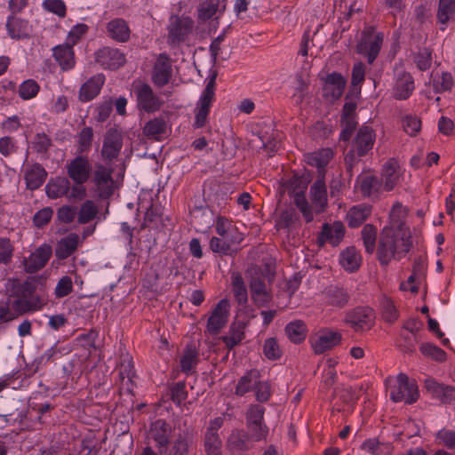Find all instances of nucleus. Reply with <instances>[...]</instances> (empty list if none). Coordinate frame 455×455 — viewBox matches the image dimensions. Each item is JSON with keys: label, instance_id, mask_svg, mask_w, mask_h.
Returning a JSON list of instances; mask_svg holds the SVG:
<instances>
[{"label": "nucleus", "instance_id": "f257e3e1", "mask_svg": "<svg viewBox=\"0 0 455 455\" xmlns=\"http://www.w3.org/2000/svg\"><path fill=\"white\" fill-rule=\"evenodd\" d=\"M37 279L36 277L20 280V278H9L5 283V289L10 297L16 298L12 304L18 314L36 312L41 310L48 302V298L44 291L36 293Z\"/></svg>", "mask_w": 455, "mask_h": 455}, {"label": "nucleus", "instance_id": "f03ea898", "mask_svg": "<svg viewBox=\"0 0 455 455\" xmlns=\"http://www.w3.org/2000/svg\"><path fill=\"white\" fill-rule=\"evenodd\" d=\"M411 246L409 229L384 228L379 241L377 257L381 265H387L393 259H401Z\"/></svg>", "mask_w": 455, "mask_h": 455}, {"label": "nucleus", "instance_id": "7ed1b4c3", "mask_svg": "<svg viewBox=\"0 0 455 455\" xmlns=\"http://www.w3.org/2000/svg\"><path fill=\"white\" fill-rule=\"evenodd\" d=\"M386 383L390 399L395 403L404 402L411 404L419 396L416 381L410 379L404 373H399L395 378H387Z\"/></svg>", "mask_w": 455, "mask_h": 455}, {"label": "nucleus", "instance_id": "20e7f679", "mask_svg": "<svg viewBox=\"0 0 455 455\" xmlns=\"http://www.w3.org/2000/svg\"><path fill=\"white\" fill-rule=\"evenodd\" d=\"M133 92L139 109L147 113H154L161 108L163 101L154 93L152 88L148 84L141 82L134 84Z\"/></svg>", "mask_w": 455, "mask_h": 455}, {"label": "nucleus", "instance_id": "39448f33", "mask_svg": "<svg viewBox=\"0 0 455 455\" xmlns=\"http://www.w3.org/2000/svg\"><path fill=\"white\" fill-rule=\"evenodd\" d=\"M113 169L101 164H96L92 173V183L97 195L100 198H108L114 193L115 181L112 177Z\"/></svg>", "mask_w": 455, "mask_h": 455}, {"label": "nucleus", "instance_id": "423d86ee", "mask_svg": "<svg viewBox=\"0 0 455 455\" xmlns=\"http://www.w3.org/2000/svg\"><path fill=\"white\" fill-rule=\"evenodd\" d=\"M383 34L368 28L363 31V36L357 44V52L367 57L368 62L372 63L377 58L383 43Z\"/></svg>", "mask_w": 455, "mask_h": 455}, {"label": "nucleus", "instance_id": "0eeeda50", "mask_svg": "<svg viewBox=\"0 0 455 455\" xmlns=\"http://www.w3.org/2000/svg\"><path fill=\"white\" fill-rule=\"evenodd\" d=\"M193 20L188 17L172 16L168 25V42L179 44L184 42L192 32Z\"/></svg>", "mask_w": 455, "mask_h": 455}, {"label": "nucleus", "instance_id": "6e6552de", "mask_svg": "<svg viewBox=\"0 0 455 455\" xmlns=\"http://www.w3.org/2000/svg\"><path fill=\"white\" fill-rule=\"evenodd\" d=\"M52 255L51 245L43 243L22 260L24 271L35 274L43 269Z\"/></svg>", "mask_w": 455, "mask_h": 455}, {"label": "nucleus", "instance_id": "1a4fd4ad", "mask_svg": "<svg viewBox=\"0 0 455 455\" xmlns=\"http://www.w3.org/2000/svg\"><path fill=\"white\" fill-rule=\"evenodd\" d=\"M67 174L74 183H86L92 173V164L88 156L78 155L67 165Z\"/></svg>", "mask_w": 455, "mask_h": 455}, {"label": "nucleus", "instance_id": "9d476101", "mask_svg": "<svg viewBox=\"0 0 455 455\" xmlns=\"http://www.w3.org/2000/svg\"><path fill=\"white\" fill-rule=\"evenodd\" d=\"M374 312L368 307H357L348 312L345 316V322L355 331H364L373 325Z\"/></svg>", "mask_w": 455, "mask_h": 455}, {"label": "nucleus", "instance_id": "9b49d317", "mask_svg": "<svg viewBox=\"0 0 455 455\" xmlns=\"http://www.w3.org/2000/svg\"><path fill=\"white\" fill-rule=\"evenodd\" d=\"M229 301L227 299H222L213 308L206 325V331L211 335L220 333L221 329L226 325L229 315Z\"/></svg>", "mask_w": 455, "mask_h": 455}, {"label": "nucleus", "instance_id": "f8f14e48", "mask_svg": "<svg viewBox=\"0 0 455 455\" xmlns=\"http://www.w3.org/2000/svg\"><path fill=\"white\" fill-rule=\"evenodd\" d=\"M172 433V426L164 419H156L150 426L149 436L156 442V445L161 455L166 453L168 451Z\"/></svg>", "mask_w": 455, "mask_h": 455}, {"label": "nucleus", "instance_id": "ddd939ff", "mask_svg": "<svg viewBox=\"0 0 455 455\" xmlns=\"http://www.w3.org/2000/svg\"><path fill=\"white\" fill-rule=\"evenodd\" d=\"M344 235L345 226L341 221L324 223L317 236V243L320 247H323L326 243L336 247L342 242Z\"/></svg>", "mask_w": 455, "mask_h": 455}, {"label": "nucleus", "instance_id": "4468645a", "mask_svg": "<svg viewBox=\"0 0 455 455\" xmlns=\"http://www.w3.org/2000/svg\"><path fill=\"white\" fill-rule=\"evenodd\" d=\"M172 76V65L166 54H160L156 59L152 71V82L157 87L167 84Z\"/></svg>", "mask_w": 455, "mask_h": 455}, {"label": "nucleus", "instance_id": "2eb2a0df", "mask_svg": "<svg viewBox=\"0 0 455 455\" xmlns=\"http://www.w3.org/2000/svg\"><path fill=\"white\" fill-rule=\"evenodd\" d=\"M95 60L104 68L116 69L124 64L125 56L118 49L103 47L96 52Z\"/></svg>", "mask_w": 455, "mask_h": 455}, {"label": "nucleus", "instance_id": "dca6fc26", "mask_svg": "<svg viewBox=\"0 0 455 455\" xmlns=\"http://www.w3.org/2000/svg\"><path fill=\"white\" fill-rule=\"evenodd\" d=\"M402 167L397 160L390 158L383 165L382 184L384 191H391L399 183L403 176Z\"/></svg>", "mask_w": 455, "mask_h": 455}, {"label": "nucleus", "instance_id": "f3484780", "mask_svg": "<svg viewBox=\"0 0 455 455\" xmlns=\"http://www.w3.org/2000/svg\"><path fill=\"white\" fill-rule=\"evenodd\" d=\"M5 27L8 36L16 40L28 38L32 33V26L29 21L17 17L13 13L8 16Z\"/></svg>", "mask_w": 455, "mask_h": 455}, {"label": "nucleus", "instance_id": "a211bd4d", "mask_svg": "<svg viewBox=\"0 0 455 455\" xmlns=\"http://www.w3.org/2000/svg\"><path fill=\"white\" fill-rule=\"evenodd\" d=\"M376 134L373 129L370 126H362L354 140L353 151L358 156H363L371 150L374 145Z\"/></svg>", "mask_w": 455, "mask_h": 455}, {"label": "nucleus", "instance_id": "6ab92c4d", "mask_svg": "<svg viewBox=\"0 0 455 455\" xmlns=\"http://www.w3.org/2000/svg\"><path fill=\"white\" fill-rule=\"evenodd\" d=\"M122 147V134L116 129H110L104 138L101 155L103 158L111 161L118 156Z\"/></svg>", "mask_w": 455, "mask_h": 455}, {"label": "nucleus", "instance_id": "aec40b11", "mask_svg": "<svg viewBox=\"0 0 455 455\" xmlns=\"http://www.w3.org/2000/svg\"><path fill=\"white\" fill-rule=\"evenodd\" d=\"M215 229L217 234L232 246L240 244L243 240V234L225 218L217 219Z\"/></svg>", "mask_w": 455, "mask_h": 455}, {"label": "nucleus", "instance_id": "412c9836", "mask_svg": "<svg viewBox=\"0 0 455 455\" xmlns=\"http://www.w3.org/2000/svg\"><path fill=\"white\" fill-rule=\"evenodd\" d=\"M345 84L346 81L340 74L328 75L323 88V97L330 101L338 100L344 92Z\"/></svg>", "mask_w": 455, "mask_h": 455}, {"label": "nucleus", "instance_id": "4be33fe9", "mask_svg": "<svg viewBox=\"0 0 455 455\" xmlns=\"http://www.w3.org/2000/svg\"><path fill=\"white\" fill-rule=\"evenodd\" d=\"M52 56L63 71L70 70L74 68L76 65L73 46L68 43L53 47Z\"/></svg>", "mask_w": 455, "mask_h": 455}, {"label": "nucleus", "instance_id": "5701e85b", "mask_svg": "<svg viewBox=\"0 0 455 455\" xmlns=\"http://www.w3.org/2000/svg\"><path fill=\"white\" fill-rule=\"evenodd\" d=\"M425 388L443 403H451L455 400V387L440 384L434 379L425 380Z\"/></svg>", "mask_w": 455, "mask_h": 455}, {"label": "nucleus", "instance_id": "b1692460", "mask_svg": "<svg viewBox=\"0 0 455 455\" xmlns=\"http://www.w3.org/2000/svg\"><path fill=\"white\" fill-rule=\"evenodd\" d=\"M108 36L116 42L126 43L131 37V28L126 20L122 18H116L108 22Z\"/></svg>", "mask_w": 455, "mask_h": 455}, {"label": "nucleus", "instance_id": "393cba45", "mask_svg": "<svg viewBox=\"0 0 455 455\" xmlns=\"http://www.w3.org/2000/svg\"><path fill=\"white\" fill-rule=\"evenodd\" d=\"M341 339L338 331H327L312 339L311 345L315 354H323L337 346Z\"/></svg>", "mask_w": 455, "mask_h": 455}, {"label": "nucleus", "instance_id": "a878e982", "mask_svg": "<svg viewBox=\"0 0 455 455\" xmlns=\"http://www.w3.org/2000/svg\"><path fill=\"white\" fill-rule=\"evenodd\" d=\"M105 83V76L102 74L93 76L82 84L79 90L78 98L83 102L93 100L100 92Z\"/></svg>", "mask_w": 455, "mask_h": 455}, {"label": "nucleus", "instance_id": "bb28decb", "mask_svg": "<svg viewBox=\"0 0 455 455\" xmlns=\"http://www.w3.org/2000/svg\"><path fill=\"white\" fill-rule=\"evenodd\" d=\"M46 177V171L39 164H28L25 167L24 178L27 188L30 190H35L41 187Z\"/></svg>", "mask_w": 455, "mask_h": 455}, {"label": "nucleus", "instance_id": "cd10ccee", "mask_svg": "<svg viewBox=\"0 0 455 455\" xmlns=\"http://www.w3.org/2000/svg\"><path fill=\"white\" fill-rule=\"evenodd\" d=\"M414 80L409 73H397L394 87V97L396 100L408 99L414 91Z\"/></svg>", "mask_w": 455, "mask_h": 455}, {"label": "nucleus", "instance_id": "c85d7f7f", "mask_svg": "<svg viewBox=\"0 0 455 455\" xmlns=\"http://www.w3.org/2000/svg\"><path fill=\"white\" fill-rule=\"evenodd\" d=\"M371 207L366 204H360L349 209L346 220L350 228L361 226L371 215Z\"/></svg>", "mask_w": 455, "mask_h": 455}, {"label": "nucleus", "instance_id": "c756f323", "mask_svg": "<svg viewBox=\"0 0 455 455\" xmlns=\"http://www.w3.org/2000/svg\"><path fill=\"white\" fill-rule=\"evenodd\" d=\"M48 197L52 199L67 196L70 190V181L65 177L52 179L45 187Z\"/></svg>", "mask_w": 455, "mask_h": 455}, {"label": "nucleus", "instance_id": "7c9ffc66", "mask_svg": "<svg viewBox=\"0 0 455 455\" xmlns=\"http://www.w3.org/2000/svg\"><path fill=\"white\" fill-rule=\"evenodd\" d=\"M79 243V236L75 233H70L67 236L61 238L57 244L55 255L59 259H65L73 254Z\"/></svg>", "mask_w": 455, "mask_h": 455}, {"label": "nucleus", "instance_id": "2f4dec72", "mask_svg": "<svg viewBox=\"0 0 455 455\" xmlns=\"http://www.w3.org/2000/svg\"><path fill=\"white\" fill-rule=\"evenodd\" d=\"M362 263V257L358 251L354 247H347L339 254V264L347 272L358 270Z\"/></svg>", "mask_w": 455, "mask_h": 455}, {"label": "nucleus", "instance_id": "473e14b6", "mask_svg": "<svg viewBox=\"0 0 455 455\" xmlns=\"http://www.w3.org/2000/svg\"><path fill=\"white\" fill-rule=\"evenodd\" d=\"M455 15V0H439L437 9V21L440 24V30L444 31L447 25Z\"/></svg>", "mask_w": 455, "mask_h": 455}, {"label": "nucleus", "instance_id": "72a5a7b5", "mask_svg": "<svg viewBox=\"0 0 455 455\" xmlns=\"http://www.w3.org/2000/svg\"><path fill=\"white\" fill-rule=\"evenodd\" d=\"M358 181L361 192L364 196H375L384 191L382 181L373 175L361 176L358 178Z\"/></svg>", "mask_w": 455, "mask_h": 455}, {"label": "nucleus", "instance_id": "f704fd0d", "mask_svg": "<svg viewBox=\"0 0 455 455\" xmlns=\"http://www.w3.org/2000/svg\"><path fill=\"white\" fill-rule=\"evenodd\" d=\"M228 447L232 451H243L251 447V439L243 430H234L228 439Z\"/></svg>", "mask_w": 455, "mask_h": 455}, {"label": "nucleus", "instance_id": "c9c22d12", "mask_svg": "<svg viewBox=\"0 0 455 455\" xmlns=\"http://www.w3.org/2000/svg\"><path fill=\"white\" fill-rule=\"evenodd\" d=\"M193 443V435L188 430L180 432L172 443V455H186Z\"/></svg>", "mask_w": 455, "mask_h": 455}, {"label": "nucleus", "instance_id": "e433bc0d", "mask_svg": "<svg viewBox=\"0 0 455 455\" xmlns=\"http://www.w3.org/2000/svg\"><path fill=\"white\" fill-rule=\"evenodd\" d=\"M334 153L331 148H322L306 155V162L318 169H323L333 158Z\"/></svg>", "mask_w": 455, "mask_h": 455}, {"label": "nucleus", "instance_id": "4c0bfd02", "mask_svg": "<svg viewBox=\"0 0 455 455\" xmlns=\"http://www.w3.org/2000/svg\"><path fill=\"white\" fill-rule=\"evenodd\" d=\"M245 325L243 323H234L230 325L228 333L220 338L228 349L237 346L244 338Z\"/></svg>", "mask_w": 455, "mask_h": 455}, {"label": "nucleus", "instance_id": "58836bf2", "mask_svg": "<svg viewBox=\"0 0 455 455\" xmlns=\"http://www.w3.org/2000/svg\"><path fill=\"white\" fill-rule=\"evenodd\" d=\"M310 195L312 203L318 208V212H322L327 204L326 186L323 180H316L310 188Z\"/></svg>", "mask_w": 455, "mask_h": 455}, {"label": "nucleus", "instance_id": "ea45409f", "mask_svg": "<svg viewBox=\"0 0 455 455\" xmlns=\"http://www.w3.org/2000/svg\"><path fill=\"white\" fill-rule=\"evenodd\" d=\"M231 288L235 299L239 305H245L248 301V291L242 275L238 273L231 275Z\"/></svg>", "mask_w": 455, "mask_h": 455}, {"label": "nucleus", "instance_id": "a19ab883", "mask_svg": "<svg viewBox=\"0 0 455 455\" xmlns=\"http://www.w3.org/2000/svg\"><path fill=\"white\" fill-rule=\"evenodd\" d=\"M325 299L328 305L341 308L348 303L349 295L343 288L330 287L325 291Z\"/></svg>", "mask_w": 455, "mask_h": 455}, {"label": "nucleus", "instance_id": "79ce46f5", "mask_svg": "<svg viewBox=\"0 0 455 455\" xmlns=\"http://www.w3.org/2000/svg\"><path fill=\"white\" fill-rule=\"evenodd\" d=\"M166 122L162 117H156L146 123L143 128V133L154 140H160L166 133Z\"/></svg>", "mask_w": 455, "mask_h": 455}, {"label": "nucleus", "instance_id": "37998d69", "mask_svg": "<svg viewBox=\"0 0 455 455\" xmlns=\"http://www.w3.org/2000/svg\"><path fill=\"white\" fill-rule=\"evenodd\" d=\"M285 333L291 342L299 344L306 339L307 326L301 320L292 321L286 325Z\"/></svg>", "mask_w": 455, "mask_h": 455}, {"label": "nucleus", "instance_id": "c03bdc74", "mask_svg": "<svg viewBox=\"0 0 455 455\" xmlns=\"http://www.w3.org/2000/svg\"><path fill=\"white\" fill-rule=\"evenodd\" d=\"M258 371H250L246 372L239 380L235 387V394L239 396L244 395L249 391L254 389L258 383Z\"/></svg>", "mask_w": 455, "mask_h": 455}, {"label": "nucleus", "instance_id": "a18cd8bd", "mask_svg": "<svg viewBox=\"0 0 455 455\" xmlns=\"http://www.w3.org/2000/svg\"><path fill=\"white\" fill-rule=\"evenodd\" d=\"M134 377L135 372L132 360L127 356L123 359L119 367V378L122 387L130 389L132 387V379Z\"/></svg>", "mask_w": 455, "mask_h": 455}, {"label": "nucleus", "instance_id": "49530a36", "mask_svg": "<svg viewBox=\"0 0 455 455\" xmlns=\"http://www.w3.org/2000/svg\"><path fill=\"white\" fill-rule=\"evenodd\" d=\"M361 449L370 455H390L391 446L388 443H380L377 438L365 440Z\"/></svg>", "mask_w": 455, "mask_h": 455}, {"label": "nucleus", "instance_id": "de8ad7c7", "mask_svg": "<svg viewBox=\"0 0 455 455\" xmlns=\"http://www.w3.org/2000/svg\"><path fill=\"white\" fill-rule=\"evenodd\" d=\"M407 216L406 209L401 204H395L390 212V225L387 228H392L397 229H408L403 222V220Z\"/></svg>", "mask_w": 455, "mask_h": 455}, {"label": "nucleus", "instance_id": "09e8293b", "mask_svg": "<svg viewBox=\"0 0 455 455\" xmlns=\"http://www.w3.org/2000/svg\"><path fill=\"white\" fill-rule=\"evenodd\" d=\"M305 189H306V187L303 186L302 188L299 191L295 192V194H294V204H296V206L299 208V210L303 214V217L305 218V220L307 222H310V221L313 220L314 215H313V212L311 211V207H310V205L308 204V203H307V201L306 199Z\"/></svg>", "mask_w": 455, "mask_h": 455}, {"label": "nucleus", "instance_id": "8fccbe9b", "mask_svg": "<svg viewBox=\"0 0 455 455\" xmlns=\"http://www.w3.org/2000/svg\"><path fill=\"white\" fill-rule=\"evenodd\" d=\"M40 91V85L34 79H28L22 82L19 87L18 94L24 100H28L35 98Z\"/></svg>", "mask_w": 455, "mask_h": 455}, {"label": "nucleus", "instance_id": "3c124183", "mask_svg": "<svg viewBox=\"0 0 455 455\" xmlns=\"http://www.w3.org/2000/svg\"><path fill=\"white\" fill-rule=\"evenodd\" d=\"M222 442L218 434L205 433L204 451L206 455H220Z\"/></svg>", "mask_w": 455, "mask_h": 455}, {"label": "nucleus", "instance_id": "603ef678", "mask_svg": "<svg viewBox=\"0 0 455 455\" xmlns=\"http://www.w3.org/2000/svg\"><path fill=\"white\" fill-rule=\"evenodd\" d=\"M376 238L377 228L371 224L365 225L362 230V239L365 251L370 254L375 250Z\"/></svg>", "mask_w": 455, "mask_h": 455}, {"label": "nucleus", "instance_id": "864d4df0", "mask_svg": "<svg viewBox=\"0 0 455 455\" xmlns=\"http://www.w3.org/2000/svg\"><path fill=\"white\" fill-rule=\"evenodd\" d=\"M215 96V80L212 78L204 89L196 106L204 107V108L209 109L214 100Z\"/></svg>", "mask_w": 455, "mask_h": 455}, {"label": "nucleus", "instance_id": "5fc2aeb1", "mask_svg": "<svg viewBox=\"0 0 455 455\" xmlns=\"http://www.w3.org/2000/svg\"><path fill=\"white\" fill-rule=\"evenodd\" d=\"M98 213V208L92 200L85 201L80 208L78 213V222L86 224L92 220Z\"/></svg>", "mask_w": 455, "mask_h": 455}, {"label": "nucleus", "instance_id": "6e6d98bb", "mask_svg": "<svg viewBox=\"0 0 455 455\" xmlns=\"http://www.w3.org/2000/svg\"><path fill=\"white\" fill-rule=\"evenodd\" d=\"M93 139V130L91 127H84L77 135V152L83 155L89 151Z\"/></svg>", "mask_w": 455, "mask_h": 455}, {"label": "nucleus", "instance_id": "4d7b16f0", "mask_svg": "<svg viewBox=\"0 0 455 455\" xmlns=\"http://www.w3.org/2000/svg\"><path fill=\"white\" fill-rule=\"evenodd\" d=\"M198 353L193 347H188L180 358L181 371L189 373L197 362Z\"/></svg>", "mask_w": 455, "mask_h": 455}, {"label": "nucleus", "instance_id": "13d9d810", "mask_svg": "<svg viewBox=\"0 0 455 455\" xmlns=\"http://www.w3.org/2000/svg\"><path fill=\"white\" fill-rule=\"evenodd\" d=\"M14 246L7 237H0V264L9 265L12 261Z\"/></svg>", "mask_w": 455, "mask_h": 455}, {"label": "nucleus", "instance_id": "bf43d9fd", "mask_svg": "<svg viewBox=\"0 0 455 455\" xmlns=\"http://www.w3.org/2000/svg\"><path fill=\"white\" fill-rule=\"evenodd\" d=\"M89 27L84 23H78L72 27L68 34L66 43L76 45L87 33Z\"/></svg>", "mask_w": 455, "mask_h": 455}, {"label": "nucleus", "instance_id": "052dcab7", "mask_svg": "<svg viewBox=\"0 0 455 455\" xmlns=\"http://www.w3.org/2000/svg\"><path fill=\"white\" fill-rule=\"evenodd\" d=\"M247 428L249 430L248 435L253 442L265 440L268 434V427L265 423L247 424Z\"/></svg>", "mask_w": 455, "mask_h": 455}, {"label": "nucleus", "instance_id": "680f3d73", "mask_svg": "<svg viewBox=\"0 0 455 455\" xmlns=\"http://www.w3.org/2000/svg\"><path fill=\"white\" fill-rule=\"evenodd\" d=\"M73 291V282L70 276L64 275L57 283L54 295L56 298L60 299L68 296Z\"/></svg>", "mask_w": 455, "mask_h": 455}, {"label": "nucleus", "instance_id": "e2e57ef3", "mask_svg": "<svg viewBox=\"0 0 455 455\" xmlns=\"http://www.w3.org/2000/svg\"><path fill=\"white\" fill-rule=\"evenodd\" d=\"M219 0H205L198 8V16L200 19L206 20L211 19L217 12Z\"/></svg>", "mask_w": 455, "mask_h": 455}, {"label": "nucleus", "instance_id": "0e129e2a", "mask_svg": "<svg viewBox=\"0 0 455 455\" xmlns=\"http://www.w3.org/2000/svg\"><path fill=\"white\" fill-rule=\"evenodd\" d=\"M43 8L60 18H64L67 13V7L62 0H44L42 3Z\"/></svg>", "mask_w": 455, "mask_h": 455}, {"label": "nucleus", "instance_id": "69168bd1", "mask_svg": "<svg viewBox=\"0 0 455 455\" xmlns=\"http://www.w3.org/2000/svg\"><path fill=\"white\" fill-rule=\"evenodd\" d=\"M263 353L270 360H276L281 357L282 351L275 338H269L265 340Z\"/></svg>", "mask_w": 455, "mask_h": 455}, {"label": "nucleus", "instance_id": "338daca9", "mask_svg": "<svg viewBox=\"0 0 455 455\" xmlns=\"http://www.w3.org/2000/svg\"><path fill=\"white\" fill-rule=\"evenodd\" d=\"M419 350L424 355L431 357L436 361H444L446 357L445 352L432 343L422 344Z\"/></svg>", "mask_w": 455, "mask_h": 455}, {"label": "nucleus", "instance_id": "774afa93", "mask_svg": "<svg viewBox=\"0 0 455 455\" xmlns=\"http://www.w3.org/2000/svg\"><path fill=\"white\" fill-rule=\"evenodd\" d=\"M265 408L259 404H251L246 413L247 424L264 423Z\"/></svg>", "mask_w": 455, "mask_h": 455}]
</instances>
